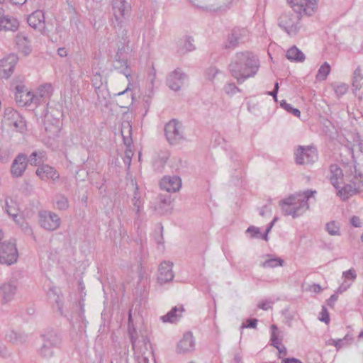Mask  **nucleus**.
I'll list each match as a JSON object with an SVG mask.
<instances>
[{"label":"nucleus","mask_w":363,"mask_h":363,"mask_svg":"<svg viewBox=\"0 0 363 363\" xmlns=\"http://www.w3.org/2000/svg\"><path fill=\"white\" fill-rule=\"evenodd\" d=\"M347 177V175L344 176L342 169L337 164L330 165L329 179L335 189L340 188V184H343V183H345V181L351 182Z\"/></svg>","instance_id":"nucleus-20"},{"label":"nucleus","mask_w":363,"mask_h":363,"mask_svg":"<svg viewBox=\"0 0 363 363\" xmlns=\"http://www.w3.org/2000/svg\"><path fill=\"white\" fill-rule=\"evenodd\" d=\"M17 19L9 15H6L3 9L0 8V30L16 31L18 28Z\"/></svg>","instance_id":"nucleus-24"},{"label":"nucleus","mask_w":363,"mask_h":363,"mask_svg":"<svg viewBox=\"0 0 363 363\" xmlns=\"http://www.w3.org/2000/svg\"><path fill=\"white\" fill-rule=\"evenodd\" d=\"M330 72V67L328 62H325L318 69L316 79L319 81L325 80Z\"/></svg>","instance_id":"nucleus-40"},{"label":"nucleus","mask_w":363,"mask_h":363,"mask_svg":"<svg viewBox=\"0 0 363 363\" xmlns=\"http://www.w3.org/2000/svg\"><path fill=\"white\" fill-rule=\"evenodd\" d=\"M257 322V319L250 318L247 319L245 323H242L240 328L241 334L242 333V330L245 328H256Z\"/></svg>","instance_id":"nucleus-47"},{"label":"nucleus","mask_w":363,"mask_h":363,"mask_svg":"<svg viewBox=\"0 0 363 363\" xmlns=\"http://www.w3.org/2000/svg\"><path fill=\"white\" fill-rule=\"evenodd\" d=\"M246 33L247 31L245 29H233L228 37V45H226V47L235 48L239 43L244 42L243 38Z\"/></svg>","instance_id":"nucleus-30"},{"label":"nucleus","mask_w":363,"mask_h":363,"mask_svg":"<svg viewBox=\"0 0 363 363\" xmlns=\"http://www.w3.org/2000/svg\"><path fill=\"white\" fill-rule=\"evenodd\" d=\"M41 337L43 344L38 350L39 354L45 359H50L54 355V348L60 345L61 337L54 330L46 332L41 335Z\"/></svg>","instance_id":"nucleus-6"},{"label":"nucleus","mask_w":363,"mask_h":363,"mask_svg":"<svg viewBox=\"0 0 363 363\" xmlns=\"http://www.w3.org/2000/svg\"><path fill=\"white\" fill-rule=\"evenodd\" d=\"M17 291L16 283L10 281L3 283L0 286V303L5 305L11 301Z\"/></svg>","instance_id":"nucleus-16"},{"label":"nucleus","mask_w":363,"mask_h":363,"mask_svg":"<svg viewBox=\"0 0 363 363\" xmlns=\"http://www.w3.org/2000/svg\"><path fill=\"white\" fill-rule=\"evenodd\" d=\"M268 212L271 213L272 211H271V209L269 208V206L266 205V206H263V207L260 209V211H259V215H260L261 216H264L266 215V213H268Z\"/></svg>","instance_id":"nucleus-62"},{"label":"nucleus","mask_w":363,"mask_h":363,"mask_svg":"<svg viewBox=\"0 0 363 363\" xmlns=\"http://www.w3.org/2000/svg\"><path fill=\"white\" fill-rule=\"evenodd\" d=\"M288 60L296 62H303L305 60L304 54L296 46L289 48L286 55Z\"/></svg>","instance_id":"nucleus-36"},{"label":"nucleus","mask_w":363,"mask_h":363,"mask_svg":"<svg viewBox=\"0 0 363 363\" xmlns=\"http://www.w3.org/2000/svg\"><path fill=\"white\" fill-rule=\"evenodd\" d=\"M342 277H344L345 281L352 283V281L356 279L357 274L354 269H350L346 272H344Z\"/></svg>","instance_id":"nucleus-51"},{"label":"nucleus","mask_w":363,"mask_h":363,"mask_svg":"<svg viewBox=\"0 0 363 363\" xmlns=\"http://www.w3.org/2000/svg\"><path fill=\"white\" fill-rule=\"evenodd\" d=\"M184 311V308L182 306H175L170 311H169L166 315L161 316L160 319L164 323H175L179 320L182 317V313Z\"/></svg>","instance_id":"nucleus-33"},{"label":"nucleus","mask_w":363,"mask_h":363,"mask_svg":"<svg viewBox=\"0 0 363 363\" xmlns=\"http://www.w3.org/2000/svg\"><path fill=\"white\" fill-rule=\"evenodd\" d=\"M334 91L337 96L344 95L348 90V86L346 84H337L333 86Z\"/></svg>","instance_id":"nucleus-48"},{"label":"nucleus","mask_w":363,"mask_h":363,"mask_svg":"<svg viewBox=\"0 0 363 363\" xmlns=\"http://www.w3.org/2000/svg\"><path fill=\"white\" fill-rule=\"evenodd\" d=\"M169 157V152L164 150L155 152L152 159L154 167L157 170H160L162 168L164 167Z\"/></svg>","instance_id":"nucleus-32"},{"label":"nucleus","mask_w":363,"mask_h":363,"mask_svg":"<svg viewBox=\"0 0 363 363\" xmlns=\"http://www.w3.org/2000/svg\"><path fill=\"white\" fill-rule=\"evenodd\" d=\"M92 82L94 86H95L96 93L98 96V99L99 100H100L101 93L102 92V90L101 89V75L99 74H95L93 77Z\"/></svg>","instance_id":"nucleus-45"},{"label":"nucleus","mask_w":363,"mask_h":363,"mask_svg":"<svg viewBox=\"0 0 363 363\" xmlns=\"http://www.w3.org/2000/svg\"><path fill=\"white\" fill-rule=\"evenodd\" d=\"M131 184L134 188L131 202L136 214L139 216L140 211L143 210L144 201L142 198V193L140 191L138 184L133 180L131 181Z\"/></svg>","instance_id":"nucleus-29"},{"label":"nucleus","mask_w":363,"mask_h":363,"mask_svg":"<svg viewBox=\"0 0 363 363\" xmlns=\"http://www.w3.org/2000/svg\"><path fill=\"white\" fill-rule=\"evenodd\" d=\"M325 230L329 235L333 236L340 235V225L335 220L330 221L325 225Z\"/></svg>","instance_id":"nucleus-37"},{"label":"nucleus","mask_w":363,"mask_h":363,"mask_svg":"<svg viewBox=\"0 0 363 363\" xmlns=\"http://www.w3.org/2000/svg\"><path fill=\"white\" fill-rule=\"evenodd\" d=\"M113 9L116 21L121 23L130 16L131 6L127 0H113Z\"/></svg>","instance_id":"nucleus-15"},{"label":"nucleus","mask_w":363,"mask_h":363,"mask_svg":"<svg viewBox=\"0 0 363 363\" xmlns=\"http://www.w3.org/2000/svg\"><path fill=\"white\" fill-rule=\"evenodd\" d=\"M320 320L324 322L325 323H328L330 321L329 314L327 311V309L325 306H323L321 311V317L320 318Z\"/></svg>","instance_id":"nucleus-56"},{"label":"nucleus","mask_w":363,"mask_h":363,"mask_svg":"<svg viewBox=\"0 0 363 363\" xmlns=\"http://www.w3.org/2000/svg\"><path fill=\"white\" fill-rule=\"evenodd\" d=\"M132 315L131 311L128 314V334L130 335L132 347L135 353L143 354L145 350H147V345L149 340L145 331L140 330L139 333L136 331L133 325L131 323Z\"/></svg>","instance_id":"nucleus-5"},{"label":"nucleus","mask_w":363,"mask_h":363,"mask_svg":"<svg viewBox=\"0 0 363 363\" xmlns=\"http://www.w3.org/2000/svg\"><path fill=\"white\" fill-rule=\"evenodd\" d=\"M173 264L170 262H162L158 269L157 282L162 285L166 283L170 282L174 279V274L172 272Z\"/></svg>","instance_id":"nucleus-19"},{"label":"nucleus","mask_w":363,"mask_h":363,"mask_svg":"<svg viewBox=\"0 0 363 363\" xmlns=\"http://www.w3.org/2000/svg\"><path fill=\"white\" fill-rule=\"evenodd\" d=\"M295 161L298 164H311L318 160V152L313 146H298L294 152Z\"/></svg>","instance_id":"nucleus-8"},{"label":"nucleus","mask_w":363,"mask_h":363,"mask_svg":"<svg viewBox=\"0 0 363 363\" xmlns=\"http://www.w3.org/2000/svg\"><path fill=\"white\" fill-rule=\"evenodd\" d=\"M271 330H272V335H271V342L272 345H273L274 347L278 348L281 345V342L278 339L277 336V330L278 328L276 325H272L271 326Z\"/></svg>","instance_id":"nucleus-43"},{"label":"nucleus","mask_w":363,"mask_h":363,"mask_svg":"<svg viewBox=\"0 0 363 363\" xmlns=\"http://www.w3.org/2000/svg\"><path fill=\"white\" fill-rule=\"evenodd\" d=\"M92 82L94 86H95L96 93L98 96V99L99 100H100L101 93L102 92V90L101 89V75L99 74H95L93 77Z\"/></svg>","instance_id":"nucleus-46"},{"label":"nucleus","mask_w":363,"mask_h":363,"mask_svg":"<svg viewBox=\"0 0 363 363\" xmlns=\"http://www.w3.org/2000/svg\"><path fill=\"white\" fill-rule=\"evenodd\" d=\"M194 40L191 37H187L184 42L182 50L183 52H190L195 49L193 44Z\"/></svg>","instance_id":"nucleus-50"},{"label":"nucleus","mask_w":363,"mask_h":363,"mask_svg":"<svg viewBox=\"0 0 363 363\" xmlns=\"http://www.w3.org/2000/svg\"><path fill=\"white\" fill-rule=\"evenodd\" d=\"M195 348V340L191 333H186L177 344V350L178 353L185 354L191 352Z\"/></svg>","instance_id":"nucleus-23"},{"label":"nucleus","mask_w":363,"mask_h":363,"mask_svg":"<svg viewBox=\"0 0 363 363\" xmlns=\"http://www.w3.org/2000/svg\"><path fill=\"white\" fill-rule=\"evenodd\" d=\"M259 67V62L256 55L249 51L235 54L229 65V70L239 84L253 77Z\"/></svg>","instance_id":"nucleus-1"},{"label":"nucleus","mask_w":363,"mask_h":363,"mask_svg":"<svg viewBox=\"0 0 363 363\" xmlns=\"http://www.w3.org/2000/svg\"><path fill=\"white\" fill-rule=\"evenodd\" d=\"M223 89H224V91L225 92V94H227L228 95H230V96L234 95L236 93L240 91V89H238V87H237L235 86V84L234 83L226 84L224 86Z\"/></svg>","instance_id":"nucleus-49"},{"label":"nucleus","mask_w":363,"mask_h":363,"mask_svg":"<svg viewBox=\"0 0 363 363\" xmlns=\"http://www.w3.org/2000/svg\"><path fill=\"white\" fill-rule=\"evenodd\" d=\"M310 290L314 293H320L322 291V288L319 284H313L310 287Z\"/></svg>","instance_id":"nucleus-61"},{"label":"nucleus","mask_w":363,"mask_h":363,"mask_svg":"<svg viewBox=\"0 0 363 363\" xmlns=\"http://www.w3.org/2000/svg\"><path fill=\"white\" fill-rule=\"evenodd\" d=\"M15 99L21 106L33 104V92L28 91L23 85L16 86Z\"/></svg>","instance_id":"nucleus-17"},{"label":"nucleus","mask_w":363,"mask_h":363,"mask_svg":"<svg viewBox=\"0 0 363 363\" xmlns=\"http://www.w3.org/2000/svg\"><path fill=\"white\" fill-rule=\"evenodd\" d=\"M363 75L361 72V69L358 67L353 73V82L352 86L355 89H360L362 84Z\"/></svg>","instance_id":"nucleus-39"},{"label":"nucleus","mask_w":363,"mask_h":363,"mask_svg":"<svg viewBox=\"0 0 363 363\" xmlns=\"http://www.w3.org/2000/svg\"><path fill=\"white\" fill-rule=\"evenodd\" d=\"M16 44L18 49L25 55H27L30 52L31 48L30 42L24 34L19 33L16 35Z\"/></svg>","instance_id":"nucleus-34"},{"label":"nucleus","mask_w":363,"mask_h":363,"mask_svg":"<svg viewBox=\"0 0 363 363\" xmlns=\"http://www.w3.org/2000/svg\"><path fill=\"white\" fill-rule=\"evenodd\" d=\"M283 262L284 261L280 258H271L263 262L262 266L264 268H274L278 266H281Z\"/></svg>","instance_id":"nucleus-42"},{"label":"nucleus","mask_w":363,"mask_h":363,"mask_svg":"<svg viewBox=\"0 0 363 363\" xmlns=\"http://www.w3.org/2000/svg\"><path fill=\"white\" fill-rule=\"evenodd\" d=\"M11 355L6 346L0 340V357L6 359L10 357Z\"/></svg>","instance_id":"nucleus-54"},{"label":"nucleus","mask_w":363,"mask_h":363,"mask_svg":"<svg viewBox=\"0 0 363 363\" xmlns=\"http://www.w3.org/2000/svg\"><path fill=\"white\" fill-rule=\"evenodd\" d=\"M18 62V57L11 54L0 61V74L2 77L9 78L12 73Z\"/></svg>","instance_id":"nucleus-18"},{"label":"nucleus","mask_w":363,"mask_h":363,"mask_svg":"<svg viewBox=\"0 0 363 363\" xmlns=\"http://www.w3.org/2000/svg\"><path fill=\"white\" fill-rule=\"evenodd\" d=\"M5 210L8 215L12 217L17 224H21L23 218L19 214V208L15 201L12 199H6Z\"/></svg>","instance_id":"nucleus-27"},{"label":"nucleus","mask_w":363,"mask_h":363,"mask_svg":"<svg viewBox=\"0 0 363 363\" xmlns=\"http://www.w3.org/2000/svg\"><path fill=\"white\" fill-rule=\"evenodd\" d=\"M36 174L44 181L52 179L55 181L59 179L60 174L52 167L48 164H42L36 169Z\"/></svg>","instance_id":"nucleus-26"},{"label":"nucleus","mask_w":363,"mask_h":363,"mask_svg":"<svg viewBox=\"0 0 363 363\" xmlns=\"http://www.w3.org/2000/svg\"><path fill=\"white\" fill-rule=\"evenodd\" d=\"M39 223L44 229L54 231L59 228L61 219L56 213L44 211L39 213Z\"/></svg>","instance_id":"nucleus-12"},{"label":"nucleus","mask_w":363,"mask_h":363,"mask_svg":"<svg viewBox=\"0 0 363 363\" xmlns=\"http://www.w3.org/2000/svg\"><path fill=\"white\" fill-rule=\"evenodd\" d=\"M46 160V152L43 150H38L34 151L30 154L28 162L31 165L37 166Z\"/></svg>","instance_id":"nucleus-35"},{"label":"nucleus","mask_w":363,"mask_h":363,"mask_svg":"<svg viewBox=\"0 0 363 363\" xmlns=\"http://www.w3.org/2000/svg\"><path fill=\"white\" fill-rule=\"evenodd\" d=\"M218 69L216 67H209L206 72V75L208 79L213 80L216 74L218 73Z\"/></svg>","instance_id":"nucleus-53"},{"label":"nucleus","mask_w":363,"mask_h":363,"mask_svg":"<svg viewBox=\"0 0 363 363\" xmlns=\"http://www.w3.org/2000/svg\"><path fill=\"white\" fill-rule=\"evenodd\" d=\"M272 301L267 300L264 301L259 302L257 305V307L264 311H267L272 308Z\"/></svg>","instance_id":"nucleus-55"},{"label":"nucleus","mask_w":363,"mask_h":363,"mask_svg":"<svg viewBox=\"0 0 363 363\" xmlns=\"http://www.w3.org/2000/svg\"><path fill=\"white\" fill-rule=\"evenodd\" d=\"M55 204L59 210H66L69 207V201L62 194H58L55 198Z\"/></svg>","instance_id":"nucleus-38"},{"label":"nucleus","mask_w":363,"mask_h":363,"mask_svg":"<svg viewBox=\"0 0 363 363\" xmlns=\"http://www.w3.org/2000/svg\"><path fill=\"white\" fill-rule=\"evenodd\" d=\"M352 283L347 282V281H344V282L338 287L337 289V293L342 294L350 286Z\"/></svg>","instance_id":"nucleus-57"},{"label":"nucleus","mask_w":363,"mask_h":363,"mask_svg":"<svg viewBox=\"0 0 363 363\" xmlns=\"http://www.w3.org/2000/svg\"><path fill=\"white\" fill-rule=\"evenodd\" d=\"M281 363H302L299 359L296 358H286Z\"/></svg>","instance_id":"nucleus-63"},{"label":"nucleus","mask_w":363,"mask_h":363,"mask_svg":"<svg viewBox=\"0 0 363 363\" xmlns=\"http://www.w3.org/2000/svg\"><path fill=\"white\" fill-rule=\"evenodd\" d=\"M2 122L18 132H23L26 130V121L21 115L11 107L5 108Z\"/></svg>","instance_id":"nucleus-7"},{"label":"nucleus","mask_w":363,"mask_h":363,"mask_svg":"<svg viewBox=\"0 0 363 363\" xmlns=\"http://www.w3.org/2000/svg\"><path fill=\"white\" fill-rule=\"evenodd\" d=\"M128 31L125 29H122L121 35H118L116 45L117 46V51L115 55L114 67L118 69L120 73L124 74L127 78L129 85L132 81L131 73L128 65L126 55L129 52L132 51V48L129 46L130 40L127 35Z\"/></svg>","instance_id":"nucleus-3"},{"label":"nucleus","mask_w":363,"mask_h":363,"mask_svg":"<svg viewBox=\"0 0 363 363\" xmlns=\"http://www.w3.org/2000/svg\"><path fill=\"white\" fill-rule=\"evenodd\" d=\"M337 298L338 296L335 294L331 295L330 297L327 301L328 305L332 308L334 307L335 303L337 301Z\"/></svg>","instance_id":"nucleus-60"},{"label":"nucleus","mask_w":363,"mask_h":363,"mask_svg":"<svg viewBox=\"0 0 363 363\" xmlns=\"http://www.w3.org/2000/svg\"><path fill=\"white\" fill-rule=\"evenodd\" d=\"M160 202L166 205H169L171 203L170 197L165 195H160L158 196Z\"/></svg>","instance_id":"nucleus-59"},{"label":"nucleus","mask_w":363,"mask_h":363,"mask_svg":"<svg viewBox=\"0 0 363 363\" xmlns=\"http://www.w3.org/2000/svg\"><path fill=\"white\" fill-rule=\"evenodd\" d=\"M352 337H350L348 335H346L342 339H331L330 340V344L335 346L336 349L338 350L341 347H342L344 345L349 344V342L352 341Z\"/></svg>","instance_id":"nucleus-41"},{"label":"nucleus","mask_w":363,"mask_h":363,"mask_svg":"<svg viewBox=\"0 0 363 363\" xmlns=\"http://www.w3.org/2000/svg\"><path fill=\"white\" fill-rule=\"evenodd\" d=\"M164 133L167 140L172 145L178 143L183 138L182 124L176 120H172L166 124Z\"/></svg>","instance_id":"nucleus-11"},{"label":"nucleus","mask_w":363,"mask_h":363,"mask_svg":"<svg viewBox=\"0 0 363 363\" xmlns=\"http://www.w3.org/2000/svg\"><path fill=\"white\" fill-rule=\"evenodd\" d=\"M281 106L287 111L289 113H291L294 116L299 117L301 112L298 108H293L290 104H288L286 101H282L280 104Z\"/></svg>","instance_id":"nucleus-44"},{"label":"nucleus","mask_w":363,"mask_h":363,"mask_svg":"<svg viewBox=\"0 0 363 363\" xmlns=\"http://www.w3.org/2000/svg\"><path fill=\"white\" fill-rule=\"evenodd\" d=\"M343 186H340L337 189L338 190L337 195L342 199L346 200L350 196H353L357 192L359 188L355 183L345 184L343 183Z\"/></svg>","instance_id":"nucleus-31"},{"label":"nucleus","mask_w":363,"mask_h":363,"mask_svg":"<svg viewBox=\"0 0 363 363\" xmlns=\"http://www.w3.org/2000/svg\"><path fill=\"white\" fill-rule=\"evenodd\" d=\"M188 80V76L177 68L167 77V84L173 91H179Z\"/></svg>","instance_id":"nucleus-13"},{"label":"nucleus","mask_w":363,"mask_h":363,"mask_svg":"<svg viewBox=\"0 0 363 363\" xmlns=\"http://www.w3.org/2000/svg\"><path fill=\"white\" fill-rule=\"evenodd\" d=\"M246 233L250 234V237L252 238H259V235H261L260 229L259 228L253 226V225L250 226L247 229Z\"/></svg>","instance_id":"nucleus-52"},{"label":"nucleus","mask_w":363,"mask_h":363,"mask_svg":"<svg viewBox=\"0 0 363 363\" xmlns=\"http://www.w3.org/2000/svg\"><path fill=\"white\" fill-rule=\"evenodd\" d=\"M350 223L352 226L355 228H358L361 226V221L359 217L357 216H352L350 219Z\"/></svg>","instance_id":"nucleus-58"},{"label":"nucleus","mask_w":363,"mask_h":363,"mask_svg":"<svg viewBox=\"0 0 363 363\" xmlns=\"http://www.w3.org/2000/svg\"><path fill=\"white\" fill-rule=\"evenodd\" d=\"M28 23L32 28L43 33L45 30V15L43 11L37 10L28 16Z\"/></svg>","instance_id":"nucleus-22"},{"label":"nucleus","mask_w":363,"mask_h":363,"mask_svg":"<svg viewBox=\"0 0 363 363\" xmlns=\"http://www.w3.org/2000/svg\"><path fill=\"white\" fill-rule=\"evenodd\" d=\"M18 252L13 242H4L0 243V263L8 266L16 263Z\"/></svg>","instance_id":"nucleus-9"},{"label":"nucleus","mask_w":363,"mask_h":363,"mask_svg":"<svg viewBox=\"0 0 363 363\" xmlns=\"http://www.w3.org/2000/svg\"><path fill=\"white\" fill-rule=\"evenodd\" d=\"M296 12L283 13L278 18L279 27L289 36H296L301 28V16Z\"/></svg>","instance_id":"nucleus-4"},{"label":"nucleus","mask_w":363,"mask_h":363,"mask_svg":"<svg viewBox=\"0 0 363 363\" xmlns=\"http://www.w3.org/2000/svg\"><path fill=\"white\" fill-rule=\"evenodd\" d=\"M294 11L311 16L318 9L319 0H287Z\"/></svg>","instance_id":"nucleus-10"},{"label":"nucleus","mask_w":363,"mask_h":363,"mask_svg":"<svg viewBox=\"0 0 363 363\" xmlns=\"http://www.w3.org/2000/svg\"><path fill=\"white\" fill-rule=\"evenodd\" d=\"M181 186L182 181L179 177L176 176L164 177L160 182L161 189L167 192H176L179 190Z\"/></svg>","instance_id":"nucleus-25"},{"label":"nucleus","mask_w":363,"mask_h":363,"mask_svg":"<svg viewBox=\"0 0 363 363\" xmlns=\"http://www.w3.org/2000/svg\"><path fill=\"white\" fill-rule=\"evenodd\" d=\"M316 193L307 190L296 194L280 201L282 213L285 216H291L294 218L301 216L309 208L308 201Z\"/></svg>","instance_id":"nucleus-2"},{"label":"nucleus","mask_w":363,"mask_h":363,"mask_svg":"<svg viewBox=\"0 0 363 363\" xmlns=\"http://www.w3.org/2000/svg\"><path fill=\"white\" fill-rule=\"evenodd\" d=\"M125 128L128 130V133L129 135H130V133H131V126H130V125L129 123H127L126 126L123 125V128L121 130V134H122V136L123 138L124 144L127 146V149L125 151L124 162L125 164H128V165L129 166L130 164V162H131L132 157L133 156V152L130 149V146H131V144H132L133 141H132V139H131L130 137L125 136L124 130H125Z\"/></svg>","instance_id":"nucleus-28"},{"label":"nucleus","mask_w":363,"mask_h":363,"mask_svg":"<svg viewBox=\"0 0 363 363\" xmlns=\"http://www.w3.org/2000/svg\"><path fill=\"white\" fill-rule=\"evenodd\" d=\"M28 159L26 154L19 153L13 160L10 172L13 177H21L28 167Z\"/></svg>","instance_id":"nucleus-14"},{"label":"nucleus","mask_w":363,"mask_h":363,"mask_svg":"<svg viewBox=\"0 0 363 363\" xmlns=\"http://www.w3.org/2000/svg\"><path fill=\"white\" fill-rule=\"evenodd\" d=\"M57 54L60 56V57H66L67 55V52L65 48H60L58 50H57Z\"/></svg>","instance_id":"nucleus-64"},{"label":"nucleus","mask_w":363,"mask_h":363,"mask_svg":"<svg viewBox=\"0 0 363 363\" xmlns=\"http://www.w3.org/2000/svg\"><path fill=\"white\" fill-rule=\"evenodd\" d=\"M52 87L50 84L40 86L37 91L33 92V104L38 106L47 103L52 95Z\"/></svg>","instance_id":"nucleus-21"}]
</instances>
